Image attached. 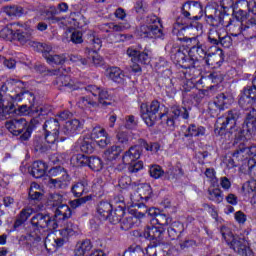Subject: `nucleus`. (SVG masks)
Segmentation results:
<instances>
[{
	"label": "nucleus",
	"mask_w": 256,
	"mask_h": 256,
	"mask_svg": "<svg viewBox=\"0 0 256 256\" xmlns=\"http://www.w3.org/2000/svg\"><path fill=\"white\" fill-rule=\"evenodd\" d=\"M47 171V164L43 161H36L32 164L31 175L35 179H41Z\"/></svg>",
	"instance_id": "obj_22"
},
{
	"label": "nucleus",
	"mask_w": 256,
	"mask_h": 256,
	"mask_svg": "<svg viewBox=\"0 0 256 256\" xmlns=\"http://www.w3.org/2000/svg\"><path fill=\"white\" fill-rule=\"evenodd\" d=\"M17 25L20 28L14 32V40L21 43V45H25V43H28V41L33 39V33H35V30L31 27V22H18Z\"/></svg>",
	"instance_id": "obj_14"
},
{
	"label": "nucleus",
	"mask_w": 256,
	"mask_h": 256,
	"mask_svg": "<svg viewBox=\"0 0 256 256\" xmlns=\"http://www.w3.org/2000/svg\"><path fill=\"white\" fill-rule=\"evenodd\" d=\"M251 155L253 157L248 160V169L250 173H253L256 171V146H246L244 143H240L238 149L233 153V157H236L240 161L248 159Z\"/></svg>",
	"instance_id": "obj_10"
},
{
	"label": "nucleus",
	"mask_w": 256,
	"mask_h": 256,
	"mask_svg": "<svg viewBox=\"0 0 256 256\" xmlns=\"http://www.w3.org/2000/svg\"><path fill=\"white\" fill-rule=\"evenodd\" d=\"M110 205H112V207H116V209L125 211V198L122 195L114 196Z\"/></svg>",
	"instance_id": "obj_52"
},
{
	"label": "nucleus",
	"mask_w": 256,
	"mask_h": 256,
	"mask_svg": "<svg viewBox=\"0 0 256 256\" xmlns=\"http://www.w3.org/2000/svg\"><path fill=\"white\" fill-rule=\"evenodd\" d=\"M93 249L91 240H84L81 243H78L75 248V256H87L89 252Z\"/></svg>",
	"instance_id": "obj_25"
},
{
	"label": "nucleus",
	"mask_w": 256,
	"mask_h": 256,
	"mask_svg": "<svg viewBox=\"0 0 256 256\" xmlns=\"http://www.w3.org/2000/svg\"><path fill=\"white\" fill-rule=\"evenodd\" d=\"M123 152L121 146L113 145L104 152V157L107 161H115Z\"/></svg>",
	"instance_id": "obj_29"
},
{
	"label": "nucleus",
	"mask_w": 256,
	"mask_h": 256,
	"mask_svg": "<svg viewBox=\"0 0 256 256\" xmlns=\"http://www.w3.org/2000/svg\"><path fill=\"white\" fill-rule=\"evenodd\" d=\"M201 135H205V127L191 124L187 128L185 137H201Z\"/></svg>",
	"instance_id": "obj_35"
},
{
	"label": "nucleus",
	"mask_w": 256,
	"mask_h": 256,
	"mask_svg": "<svg viewBox=\"0 0 256 256\" xmlns=\"http://www.w3.org/2000/svg\"><path fill=\"white\" fill-rule=\"evenodd\" d=\"M88 162L89 157L83 154H77L71 158V163L74 164L75 167H85Z\"/></svg>",
	"instance_id": "obj_43"
},
{
	"label": "nucleus",
	"mask_w": 256,
	"mask_h": 256,
	"mask_svg": "<svg viewBox=\"0 0 256 256\" xmlns=\"http://www.w3.org/2000/svg\"><path fill=\"white\" fill-rule=\"evenodd\" d=\"M183 233V225L179 222L172 223L168 228V235L170 239L175 240Z\"/></svg>",
	"instance_id": "obj_34"
},
{
	"label": "nucleus",
	"mask_w": 256,
	"mask_h": 256,
	"mask_svg": "<svg viewBox=\"0 0 256 256\" xmlns=\"http://www.w3.org/2000/svg\"><path fill=\"white\" fill-rule=\"evenodd\" d=\"M87 165L92 171H101V169H103V162L101 158L97 156L88 157Z\"/></svg>",
	"instance_id": "obj_42"
},
{
	"label": "nucleus",
	"mask_w": 256,
	"mask_h": 256,
	"mask_svg": "<svg viewBox=\"0 0 256 256\" xmlns=\"http://www.w3.org/2000/svg\"><path fill=\"white\" fill-rule=\"evenodd\" d=\"M56 83L60 87H69L70 89L73 87V82H71V77L67 75H59L56 78Z\"/></svg>",
	"instance_id": "obj_51"
},
{
	"label": "nucleus",
	"mask_w": 256,
	"mask_h": 256,
	"mask_svg": "<svg viewBox=\"0 0 256 256\" xmlns=\"http://www.w3.org/2000/svg\"><path fill=\"white\" fill-rule=\"evenodd\" d=\"M145 24L140 26L137 30V34L146 39H153V37H163V24H161V19L159 17L151 14L145 18Z\"/></svg>",
	"instance_id": "obj_5"
},
{
	"label": "nucleus",
	"mask_w": 256,
	"mask_h": 256,
	"mask_svg": "<svg viewBox=\"0 0 256 256\" xmlns=\"http://www.w3.org/2000/svg\"><path fill=\"white\" fill-rule=\"evenodd\" d=\"M155 219L158 225H161L162 227H165V225H169L171 223L172 219L166 214L158 213L155 215Z\"/></svg>",
	"instance_id": "obj_59"
},
{
	"label": "nucleus",
	"mask_w": 256,
	"mask_h": 256,
	"mask_svg": "<svg viewBox=\"0 0 256 256\" xmlns=\"http://www.w3.org/2000/svg\"><path fill=\"white\" fill-rule=\"evenodd\" d=\"M242 35H244L245 37H250V39L256 37V24L251 22L249 25H246L244 27Z\"/></svg>",
	"instance_id": "obj_57"
},
{
	"label": "nucleus",
	"mask_w": 256,
	"mask_h": 256,
	"mask_svg": "<svg viewBox=\"0 0 256 256\" xmlns=\"http://www.w3.org/2000/svg\"><path fill=\"white\" fill-rule=\"evenodd\" d=\"M135 160H132L130 163H124V165H129L128 166V171L129 173H139L141 169H143V162L138 161L134 162Z\"/></svg>",
	"instance_id": "obj_60"
},
{
	"label": "nucleus",
	"mask_w": 256,
	"mask_h": 256,
	"mask_svg": "<svg viewBox=\"0 0 256 256\" xmlns=\"http://www.w3.org/2000/svg\"><path fill=\"white\" fill-rule=\"evenodd\" d=\"M143 149H146V151H151L152 153H157L159 150V144H148L147 141L139 139L138 144L130 147L129 150L124 153L122 156V163H131V161H137V159L141 157Z\"/></svg>",
	"instance_id": "obj_6"
},
{
	"label": "nucleus",
	"mask_w": 256,
	"mask_h": 256,
	"mask_svg": "<svg viewBox=\"0 0 256 256\" xmlns=\"http://www.w3.org/2000/svg\"><path fill=\"white\" fill-rule=\"evenodd\" d=\"M147 256H167V252L163 251L161 248H157V246L149 245L146 248Z\"/></svg>",
	"instance_id": "obj_50"
},
{
	"label": "nucleus",
	"mask_w": 256,
	"mask_h": 256,
	"mask_svg": "<svg viewBox=\"0 0 256 256\" xmlns=\"http://www.w3.org/2000/svg\"><path fill=\"white\" fill-rule=\"evenodd\" d=\"M233 103V96L228 93H220L214 98V102L209 104V108L216 107L219 111H225L229 109V106Z\"/></svg>",
	"instance_id": "obj_17"
},
{
	"label": "nucleus",
	"mask_w": 256,
	"mask_h": 256,
	"mask_svg": "<svg viewBox=\"0 0 256 256\" xmlns=\"http://www.w3.org/2000/svg\"><path fill=\"white\" fill-rule=\"evenodd\" d=\"M38 108L39 107H36L35 105H30L29 107H27V105H22L19 107V113H21V115L30 117L32 115H35V111Z\"/></svg>",
	"instance_id": "obj_56"
},
{
	"label": "nucleus",
	"mask_w": 256,
	"mask_h": 256,
	"mask_svg": "<svg viewBox=\"0 0 256 256\" xmlns=\"http://www.w3.org/2000/svg\"><path fill=\"white\" fill-rule=\"evenodd\" d=\"M203 13V6L197 1H190L183 5L182 15L185 19H199V15Z\"/></svg>",
	"instance_id": "obj_15"
},
{
	"label": "nucleus",
	"mask_w": 256,
	"mask_h": 256,
	"mask_svg": "<svg viewBox=\"0 0 256 256\" xmlns=\"http://www.w3.org/2000/svg\"><path fill=\"white\" fill-rule=\"evenodd\" d=\"M76 15V13H72L67 19L60 20V24L64 27H73V25L74 27H83V25L79 23V19H81L83 16H78V18H75Z\"/></svg>",
	"instance_id": "obj_36"
},
{
	"label": "nucleus",
	"mask_w": 256,
	"mask_h": 256,
	"mask_svg": "<svg viewBox=\"0 0 256 256\" xmlns=\"http://www.w3.org/2000/svg\"><path fill=\"white\" fill-rule=\"evenodd\" d=\"M123 256H145V252L141 246H131L124 252Z\"/></svg>",
	"instance_id": "obj_54"
},
{
	"label": "nucleus",
	"mask_w": 256,
	"mask_h": 256,
	"mask_svg": "<svg viewBox=\"0 0 256 256\" xmlns=\"http://www.w3.org/2000/svg\"><path fill=\"white\" fill-rule=\"evenodd\" d=\"M90 139L96 142L101 147V149H105V147L110 143L109 134L101 126H95L92 129Z\"/></svg>",
	"instance_id": "obj_16"
},
{
	"label": "nucleus",
	"mask_w": 256,
	"mask_h": 256,
	"mask_svg": "<svg viewBox=\"0 0 256 256\" xmlns=\"http://www.w3.org/2000/svg\"><path fill=\"white\" fill-rule=\"evenodd\" d=\"M213 49H210L208 51V54H206V58H204V62L206 63V65H209L211 67H213L214 65H217V63H219V55L220 54H217L219 53V50L218 51H215L214 52L212 51Z\"/></svg>",
	"instance_id": "obj_38"
},
{
	"label": "nucleus",
	"mask_w": 256,
	"mask_h": 256,
	"mask_svg": "<svg viewBox=\"0 0 256 256\" xmlns=\"http://www.w3.org/2000/svg\"><path fill=\"white\" fill-rule=\"evenodd\" d=\"M33 215V208L26 207L20 211V213L17 215L16 220L14 222V229H17L18 227H21L23 223L27 221Z\"/></svg>",
	"instance_id": "obj_23"
},
{
	"label": "nucleus",
	"mask_w": 256,
	"mask_h": 256,
	"mask_svg": "<svg viewBox=\"0 0 256 256\" xmlns=\"http://www.w3.org/2000/svg\"><path fill=\"white\" fill-rule=\"evenodd\" d=\"M90 43L92 45V48H90L91 52H97L101 50V47H102L101 38L95 35H92L90 36Z\"/></svg>",
	"instance_id": "obj_61"
},
{
	"label": "nucleus",
	"mask_w": 256,
	"mask_h": 256,
	"mask_svg": "<svg viewBox=\"0 0 256 256\" xmlns=\"http://www.w3.org/2000/svg\"><path fill=\"white\" fill-rule=\"evenodd\" d=\"M47 113L48 112L45 111L42 107H38L37 110H35V114H32L30 116L32 117V119L30 120V125H28V127H30V131H32L33 128H35L41 123V121H43V117H45Z\"/></svg>",
	"instance_id": "obj_26"
},
{
	"label": "nucleus",
	"mask_w": 256,
	"mask_h": 256,
	"mask_svg": "<svg viewBox=\"0 0 256 256\" xmlns=\"http://www.w3.org/2000/svg\"><path fill=\"white\" fill-rule=\"evenodd\" d=\"M85 54L87 55L88 63L92 61L95 65H101L103 63V58L97 54V52H91V49H86Z\"/></svg>",
	"instance_id": "obj_47"
},
{
	"label": "nucleus",
	"mask_w": 256,
	"mask_h": 256,
	"mask_svg": "<svg viewBox=\"0 0 256 256\" xmlns=\"http://www.w3.org/2000/svg\"><path fill=\"white\" fill-rule=\"evenodd\" d=\"M137 191L139 192V195H142V197L145 199V201H148V199H151V186L149 184H142L137 188Z\"/></svg>",
	"instance_id": "obj_49"
},
{
	"label": "nucleus",
	"mask_w": 256,
	"mask_h": 256,
	"mask_svg": "<svg viewBox=\"0 0 256 256\" xmlns=\"http://www.w3.org/2000/svg\"><path fill=\"white\" fill-rule=\"evenodd\" d=\"M125 217V210L117 209L111 210L109 217L106 219L113 225H117V223H120L121 219Z\"/></svg>",
	"instance_id": "obj_37"
},
{
	"label": "nucleus",
	"mask_w": 256,
	"mask_h": 256,
	"mask_svg": "<svg viewBox=\"0 0 256 256\" xmlns=\"http://www.w3.org/2000/svg\"><path fill=\"white\" fill-rule=\"evenodd\" d=\"M5 127L12 135H20V141H29L31 139V128L25 118L11 119L5 122Z\"/></svg>",
	"instance_id": "obj_7"
},
{
	"label": "nucleus",
	"mask_w": 256,
	"mask_h": 256,
	"mask_svg": "<svg viewBox=\"0 0 256 256\" xmlns=\"http://www.w3.org/2000/svg\"><path fill=\"white\" fill-rule=\"evenodd\" d=\"M214 14H208L206 11V21L210 23V25H215V23H219V17H226L227 15L221 13V11H217L216 9L212 8Z\"/></svg>",
	"instance_id": "obj_44"
},
{
	"label": "nucleus",
	"mask_w": 256,
	"mask_h": 256,
	"mask_svg": "<svg viewBox=\"0 0 256 256\" xmlns=\"http://www.w3.org/2000/svg\"><path fill=\"white\" fill-rule=\"evenodd\" d=\"M71 218V208L67 204L59 205L55 210L54 219L57 221H65Z\"/></svg>",
	"instance_id": "obj_24"
},
{
	"label": "nucleus",
	"mask_w": 256,
	"mask_h": 256,
	"mask_svg": "<svg viewBox=\"0 0 256 256\" xmlns=\"http://www.w3.org/2000/svg\"><path fill=\"white\" fill-rule=\"evenodd\" d=\"M44 245L48 252L55 251V249H57L55 245V237L51 235H48L45 238Z\"/></svg>",
	"instance_id": "obj_63"
},
{
	"label": "nucleus",
	"mask_w": 256,
	"mask_h": 256,
	"mask_svg": "<svg viewBox=\"0 0 256 256\" xmlns=\"http://www.w3.org/2000/svg\"><path fill=\"white\" fill-rule=\"evenodd\" d=\"M4 13L8 15V17H21L23 13V7L20 6H6L4 7Z\"/></svg>",
	"instance_id": "obj_45"
},
{
	"label": "nucleus",
	"mask_w": 256,
	"mask_h": 256,
	"mask_svg": "<svg viewBox=\"0 0 256 256\" xmlns=\"http://www.w3.org/2000/svg\"><path fill=\"white\" fill-rule=\"evenodd\" d=\"M61 125L59 124V120L57 118H50L45 121L43 125V129L45 133H59Z\"/></svg>",
	"instance_id": "obj_28"
},
{
	"label": "nucleus",
	"mask_w": 256,
	"mask_h": 256,
	"mask_svg": "<svg viewBox=\"0 0 256 256\" xmlns=\"http://www.w3.org/2000/svg\"><path fill=\"white\" fill-rule=\"evenodd\" d=\"M210 49H213L214 51H219V48H217L216 46H210L207 48V46L201 44V42H198L196 46H192L190 48L189 56L194 62V69H199V62L205 60Z\"/></svg>",
	"instance_id": "obj_13"
},
{
	"label": "nucleus",
	"mask_w": 256,
	"mask_h": 256,
	"mask_svg": "<svg viewBox=\"0 0 256 256\" xmlns=\"http://www.w3.org/2000/svg\"><path fill=\"white\" fill-rule=\"evenodd\" d=\"M71 193L74 197H81L83 193H89V183L87 180L75 182L71 187Z\"/></svg>",
	"instance_id": "obj_21"
},
{
	"label": "nucleus",
	"mask_w": 256,
	"mask_h": 256,
	"mask_svg": "<svg viewBox=\"0 0 256 256\" xmlns=\"http://www.w3.org/2000/svg\"><path fill=\"white\" fill-rule=\"evenodd\" d=\"M108 77L114 83H123L125 81V73L119 67H111L108 69Z\"/></svg>",
	"instance_id": "obj_27"
},
{
	"label": "nucleus",
	"mask_w": 256,
	"mask_h": 256,
	"mask_svg": "<svg viewBox=\"0 0 256 256\" xmlns=\"http://www.w3.org/2000/svg\"><path fill=\"white\" fill-rule=\"evenodd\" d=\"M45 60H46V63H48V65L55 67V65H63V63L67 61V57H65L64 54L52 53L49 56H46Z\"/></svg>",
	"instance_id": "obj_30"
},
{
	"label": "nucleus",
	"mask_w": 256,
	"mask_h": 256,
	"mask_svg": "<svg viewBox=\"0 0 256 256\" xmlns=\"http://www.w3.org/2000/svg\"><path fill=\"white\" fill-rule=\"evenodd\" d=\"M140 113L147 127H153L159 119L162 123H166L168 127H175V121H177L179 117H182V119L189 117V110L181 106H173L167 114V108L161 105L157 100L152 101L148 105L141 104Z\"/></svg>",
	"instance_id": "obj_2"
},
{
	"label": "nucleus",
	"mask_w": 256,
	"mask_h": 256,
	"mask_svg": "<svg viewBox=\"0 0 256 256\" xmlns=\"http://www.w3.org/2000/svg\"><path fill=\"white\" fill-rule=\"evenodd\" d=\"M137 221V216H133V214H128L122 217L120 220V227L123 231H129L132 229L133 225Z\"/></svg>",
	"instance_id": "obj_31"
},
{
	"label": "nucleus",
	"mask_w": 256,
	"mask_h": 256,
	"mask_svg": "<svg viewBox=\"0 0 256 256\" xmlns=\"http://www.w3.org/2000/svg\"><path fill=\"white\" fill-rule=\"evenodd\" d=\"M91 199H93L91 195L84 196L71 201L70 206L72 207V209H77V207H81V205H85V203H88V201H91Z\"/></svg>",
	"instance_id": "obj_58"
},
{
	"label": "nucleus",
	"mask_w": 256,
	"mask_h": 256,
	"mask_svg": "<svg viewBox=\"0 0 256 256\" xmlns=\"http://www.w3.org/2000/svg\"><path fill=\"white\" fill-rule=\"evenodd\" d=\"M256 100L243 94L239 99V105L244 111H249L246 114V120L242 124V129L238 127L239 117L241 114L237 110L228 111L225 119L220 118L217 120V127L214 130L215 135L221 137L225 141L235 139L234 143L251 137L256 132Z\"/></svg>",
	"instance_id": "obj_1"
},
{
	"label": "nucleus",
	"mask_w": 256,
	"mask_h": 256,
	"mask_svg": "<svg viewBox=\"0 0 256 256\" xmlns=\"http://www.w3.org/2000/svg\"><path fill=\"white\" fill-rule=\"evenodd\" d=\"M31 231L24 236L28 243L41 242V229L55 231L59 227V222L49 214L37 213L30 220Z\"/></svg>",
	"instance_id": "obj_3"
},
{
	"label": "nucleus",
	"mask_w": 256,
	"mask_h": 256,
	"mask_svg": "<svg viewBox=\"0 0 256 256\" xmlns=\"http://www.w3.org/2000/svg\"><path fill=\"white\" fill-rule=\"evenodd\" d=\"M168 175V179H179V177H183V168H181V164H176L173 167H170L166 172Z\"/></svg>",
	"instance_id": "obj_39"
},
{
	"label": "nucleus",
	"mask_w": 256,
	"mask_h": 256,
	"mask_svg": "<svg viewBox=\"0 0 256 256\" xmlns=\"http://www.w3.org/2000/svg\"><path fill=\"white\" fill-rule=\"evenodd\" d=\"M243 17H245V11L239 10L236 12V18H231L229 15L219 17V24L226 27L232 37H239L243 35Z\"/></svg>",
	"instance_id": "obj_8"
},
{
	"label": "nucleus",
	"mask_w": 256,
	"mask_h": 256,
	"mask_svg": "<svg viewBox=\"0 0 256 256\" xmlns=\"http://www.w3.org/2000/svg\"><path fill=\"white\" fill-rule=\"evenodd\" d=\"M95 143L92 138L85 137L80 146L82 153H93L95 151Z\"/></svg>",
	"instance_id": "obj_40"
},
{
	"label": "nucleus",
	"mask_w": 256,
	"mask_h": 256,
	"mask_svg": "<svg viewBox=\"0 0 256 256\" xmlns=\"http://www.w3.org/2000/svg\"><path fill=\"white\" fill-rule=\"evenodd\" d=\"M208 199L214 203H223V191L219 188L208 190Z\"/></svg>",
	"instance_id": "obj_41"
},
{
	"label": "nucleus",
	"mask_w": 256,
	"mask_h": 256,
	"mask_svg": "<svg viewBox=\"0 0 256 256\" xmlns=\"http://www.w3.org/2000/svg\"><path fill=\"white\" fill-rule=\"evenodd\" d=\"M0 37L6 39V41H13L15 39V32L7 26L0 29Z\"/></svg>",
	"instance_id": "obj_53"
},
{
	"label": "nucleus",
	"mask_w": 256,
	"mask_h": 256,
	"mask_svg": "<svg viewBox=\"0 0 256 256\" xmlns=\"http://www.w3.org/2000/svg\"><path fill=\"white\" fill-rule=\"evenodd\" d=\"M113 211V205L107 201H102L98 204L97 212L103 219H107Z\"/></svg>",
	"instance_id": "obj_32"
},
{
	"label": "nucleus",
	"mask_w": 256,
	"mask_h": 256,
	"mask_svg": "<svg viewBox=\"0 0 256 256\" xmlns=\"http://www.w3.org/2000/svg\"><path fill=\"white\" fill-rule=\"evenodd\" d=\"M220 233L226 243L231 247V249L238 253V255L247 256V247L249 245L247 240L243 237L233 236L227 227H222Z\"/></svg>",
	"instance_id": "obj_9"
},
{
	"label": "nucleus",
	"mask_w": 256,
	"mask_h": 256,
	"mask_svg": "<svg viewBox=\"0 0 256 256\" xmlns=\"http://www.w3.org/2000/svg\"><path fill=\"white\" fill-rule=\"evenodd\" d=\"M221 39V32L217 28H211L208 32V41L212 45H219Z\"/></svg>",
	"instance_id": "obj_46"
},
{
	"label": "nucleus",
	"mask_w": 256,
	"mask_h": 256,
	"mask_svg": "<svg viewBox=\"0 0 256 256\" xmlns=\"http://www.w3.org/2000/svg\"><path fill=\"white\" fill-rule=\"evenodd\" d=\"M51 149V145L45 141L44 137H37L34 140V150L38 153H47Z\"/></svg>",
	"instance_id": "obj_33"
},
{
	"label": "nucleus",
	"mask_w": 256,
	"mask_h": 256,
	"mask_svg": "<svg viewBox=\"0 0 256 256\" xmlns=\"http://www.w3.org/2000/svg\"><path fill=\"white\" fill-rule=\"evenodd\" d=\"M85 91L91 95L79 98L77 105L80 109H91V107H97V105H102V107L111 105V102H107L109 101V92L107 90L95 85H89L85 88Z\"/></svg>",
	"instance_id": "obj_4"
},
{
	"label": "nucleus",
	"mask_w": 256,
	"mask_h": 256,
	"mask_svg": "<svg viewBox=\"0 0 256 256\" xmlns=\"http://www.w3.org/2000/svg\"><path fill=\"white\" fill-rule=\"evenodd\" d=\"M174 59L182 69H187L186 73L192 76V79H195L201 75V71L194 66V61L192 60L191 56L185 55L183 51L178 50L174 54Z\"/></svg>",
	"instance_id": "obj_11"
},
{
	"label": "nucleus",
	"mask_w": 256,
	"mask_h": 256,
	"mask_svg": "<svg viewBox=\"0 0 256 256\" xmlns=\"http://www.w3.org/2000/svg\"><path fill=\"white\" fill-rule=\"evenodd\" d=\"M36 46L38 47V49H40L41 53H42V57H44V59H46L47 57H49L52 53H53V46L49 45L47 43H36Z\"/></svg>",
	"instance_id": "obj_48"
},
{
	"label": "nucleus",
	"mask_w": 256,
	"mask_h": 256,
	"mask_svg": "<svg viewBox=\"0 0 256 256\" xmlns=\"http://www.w3.org/2000/svg\"><path fill=\"white\" fill-rule=\"evenodd\" d=\"M165 230L156 226H148L144 229L143 236L145 239L150 241H156V243H161L163 241V234Z\"/></svg>",
	"instance_id": "obj_18"
},
{
	"label": "nucleus",
	"mask_w": 256,
	"mask_h": 256,
	"mask_svg": "<svg viewBox=\"0 0 256 256\" xmlns=\"http://www.w3.org/2000/svg\"><path fill=\"white\" fill-rule=\"evenodd\" d=\"M44 140L47 144L54 145V143L59 141V132H45Z\"/></svg>",
	"instance_id": "obj_62"
},
{
	"label": "nucleus",
	"mask_w": 256,
	"mask_h": 256,
	"mask_svg": "<svg viewBox=\"0 0 256 256\" xmlns=\"http://www.w3.org/2000/svg\"><path fill=\"white\" fill-rule=\"evenodd\" d=\"M149 173L153 179H160V177L165 175V171H163V168H161L159 165H152L149 169Z\"/></svg>",
	"instance_id": "obj_55"
},
{
	"label": "nucleus",
	"mask_w": 256,
	"mask_h": 256,
	"mask_svg": "<svg viewBox=\"0 0 256 256\" xmlns=\"http://www.w3.org/2000/svg\"><path fill=\"white\" fill-rule=\"evenodd\" d=\"M83 129V122H81L79 119H73L70 121H67L62 129V132L64 135H77L78 131H81Z\"/></svg>",
	"instance_id": "obj_19"
},
{
	"label": "nucleus",
	"mask_w": 256,
	"mask_h": 256,
	"mask_svg": "<svg viewBox=\"0 0 256 256\" xmlns=\"http://www.w3.org/2000/svg\"><path fill=\"white\" fill-rule=\"evenodd\" d=\"M50 175L53 177H56L58 181H61L65 184L66 187H69V183L71 182V177H69V174H67V171H65L62 167H55L50 170Z\"/></svg>",
	"instance_id": "obj_20"
},
{
	"label": "nucleus",
	"mask_w": 256,
	"mask_h": 256,
	"mask_svg": "<svg viewBox=\"0 0 256 256\" xmlns=\"http://www.w3.org/2000/svg\"><path fill=\"white\" fill-rule=\"evenodd\" d=\"M37 71H39V73H45L46 75H49L50 77H53V75H59V73H61V69L47 70V68L44 65H38Z\"/></svg>",
	"instance_id": "obj_64"
},
{
	"label": "nucleus",
	"mask_w": 256,
	"mask_h": 256,
	"mask_svg": "<svg viewBox=\"0 0 256 256\" xmlns=\"http://www.w3.org/2000/svg\"><path fill=\"white\" fill-rule=\"evenodd\" d=\"M187 29H191V27L187 26L186 22L183 21L182 18H178L176 20V23H174L173 25L172 33L173 35H177L178 40L186 43L188 47H191V48L196 47L200 43L197 37H192V38H189L187 36L181 37V35H183V33H185Z\"/></svg>",
	"instance_id": "obj_12"
}]
</instances>
